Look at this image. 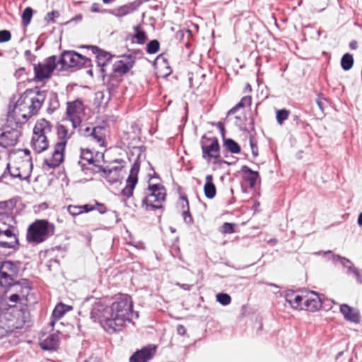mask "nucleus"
I'll return each mask as SVG.
<instances>
[{"label":"nucleus","instance_id":"nucleus-1","mask_svg":"<svg viewBox=\"0 0 362 362\" xmlns=\"http://www.w3.org/2000/svg\"><path fill=\"white\" fill-rule=\"evenodd\" d=\"M90 318L98 322L105 332L113 334L122 330L127 321L139 318L138 311L133 310V301L128 294L118 293L111 303L105 298L97 300L92 305Z\"/></svg>","mask_w":362,"mask_h":362},{"label":"nucleus","instance_id":"nucleus-2","mask_svg":"<svg viewBox=\"0 0 362 362\" xmlns=\"http://www.w3.org/2000/svg\"><path fill=\"white\" fill-rule=\"evenodd\" d=\"M30 321L27 308L18 309L10 305L5 300H0V339L11 334L16 329H22Z\"/></svg>","mask_w":362,"mask_h":362},{"label":"nucleus","instance_id":"nucleus-3","mask_svg":"<svg viewBox=\"0 0 362 362\" xmlns=\"http://www.w3.org/2000/svg\"><path fill=\"white\" fill-rule=\"evenodd\" d=\"M55 226L47 219H37L27 229L26 240L29 243L40 244L54 235Z\"/></svg>","mask_w":362,"mask_h":362},{"label":"nucleus","instance_id":"nucleus-4","mask_svg":"<svg viewBox=\"0 0 362 362\" xmlns=\"http://www.w3.org/2000/svg\"><path fill=\"white\" fill-rule=\"evenodd\" d=\"M56 129L59 141L57 142L54 145L52 158H45L43 161V165L52 169L57 168L64 162L66 146L70 138V136H68V130L64 125L58 124L56 127Z\"/></svg>","mask_w":362,"mask_h":362},{"label":"nucleus","instance_id":"nucleus-5","mask_svg":"<svg viewBox=\"0 0 362 362\" xmlns=\"http://www.w3.org/2000/svg\"><path fill=\"white\" fill-rule=\"evenodd\" d=\"M145 197L142 199V207L146 211H155L163 208L162 202L166 198V189L160 184H148L145 189Z\"/></svg>","mask_w":362,"mask_h":362},{"label":"nucleus","instance_id":"nucleus-6","mask_svg":"<svg viewBox=\"0 0 362 362\" xmlns=\"http://www.w3.org/2000/svg\"><path fill=\"white\" fill-rule=\"evenodd\" d=\"M57 62L61 65L59 71L67 70L70 68L81 69L83 67L93 66L92 61L90 58L74 50L63 51L59 58H57Z\"/></svg>","mask_w":362,"mask_h":362},{"label":"nucleus","instance_id":"nucleus-7","mask_svg":"<svg viewBox=\"0 0 362 362\" xmlns=\"http://www.w3.org/2000/svg\"><path fill=\"white\" fill-rule=\"evenodd\" d=\"M22 262L4 260L0 262V286H11L18 276Z\"/></svg>","mask_w":362,"mask_h":362},{"label":"nucleus","instance_id":"nucleus-8","mask_svg":"<svg viewBox=\"0 0 362 362\" xmlns=\"http://www.w3.org/2000/svg\"><path fill=\"white\" fill-rule=\"evenodd\" d=\"M57 65L55 55L47 57L44 62L33 64L34 78L31 81L41 82L50 78Z\"/></svg>","mask_w":362,"mask_h":362},{"label":"nucleus","instance_id":"nucleus-9","mask_svg":"<svg viewBox=\"0 0 362 362\" xmlns=\"http://www.w3.org/2000/svg\"><path fill=\"white\" fill-rule=\"evenodd\" d=\"M202 158L207 162L211 158L218 159L221 157V147L216 137H207L203 135L200 141Z\"/></svg>","mask_w":362,"mask_h":362},{"label":"nucleus","instance_id":"nucleus-10","mask_svg":"<svg viewBox=\"0 0 362 362\" xmlns=\"http://www.w3.org/2000/svg\"><path fill=\"white\" fill-rule=\"evenodd\" d=\"M16 227L6 228L0 226V247L4 249H11L12 251L4 256H9L15 253L19 249V240L15 233Z\"/></svg>","mask_w":362,"mask_h":362},{"label":"nucleus","instance_id":"nucleus-11","mask_svg":"<svg viewBox=\"0 0 362 362\" xmlns=\"http://www.w3.org/2000/svg\"><path fill=\"white\" fill-rule=\"evenodd\" d=\"M140 165V155H139L131 168L129 175L126 180V186L122 189L121 194L124 197L129 198L133 195L134 189L138 182Z\"/></svg>","mask_w":362,"mask_h":362},{"label":"nucleus","instance_id":"nucleus-12","mask_svg":"<svg viewBox=\"0 0 362 362\" xmlns=\"http://www.w3.org/2000/svg\"><path fill=\"white\" fill-rule=\"evenodd\" d=\"M90 48L92 52L96 55L97 66L100 67V73L103 80H104L106 76L105 67L111 62L115 55L99 47H90Z\"/></svg>","mask_w":362,"mask_h":362},{"label":"nucleus","instance_id":"nucleus-13","mask_svg":"<svg viewBox=\"0 0 362 362\" xmlns=\"http://www.w3.org/2000/svg\"><path fill=\"white\" fill-rule=\"evenodd\" d=\"M156 346L148 344L141 349H137L129 358V362H148L156 353Z\"/></svg>","mask_w":362,"mask_h":362},{"label":"nucleus","instance_id":"nucleus-14","mask_svg":"<svg viewBox=\"0 0 362 362\" xmlns=\"http://www.w3.org/2000/svg\"><path fill=\"white\" fill-rule=\"evenodd\" d=\"M120 60L116 61L113 64V72L123 76L127 74L134 66L136 57L133 54H123Z\"/></svg>","mask_w":362,"mask_h":362},{"label":"nucleus","instance_id":"nucleus-15","mask_svg":"<svg viewBox=\"0 0 362 362\" xmlns=\"http://www.w3.org/2000/svg\"><path fill=\"white\" fill-rule=\"evenodd\" d=\"M21 135V129H0V146L3 148L14 146Z\"/></svg>","mask_w":362,"mask_h":362},{"label":"nucleus","instance_id":"nucleus-16","mask_svg":"<svg viewBox=\"0 0 362 362\" xmlns=\"http://www.w3.org/2000/svg\"><path fill=\"white\" fill-rule=\"evenodd\" d=\"M32 90H34L33 94L35 96L30 98L31 104L29 106V113L30 115H35L38 113L46 99L47 90H41L38 86H35Z\"/></svg>","mask_w":362,"mask_h":362},{"label":"nucleus","instance_id":"nucleus-17","mask_svg":"<svg viewBox=\"0 0 362 362\" xmlns=\"http://www.w3.org/2000/svg\"><path fill=\"white\" fill-rule=\"evenodd\" d=\"M140 6L141 2L133 1L114 9H105L103 11H102V13H108L117 18H122L136 11Z\"/></svg>","mask_w":362,"mask_h":362},{"label":"nucleus","instance_id":"nucleus-18","mask_svg":"<svg viewBox=\"0 0 362 362\" xmlns=\"http://www.w3.org/2000/svg\"><path fill=\"white\" fill-rule=\"evenodd\" d=\"M339 310L346 320L356 324L360 322V313L353 307L344 303L340 305Z\"/></svg>","mask_w":362,"mask_h":362},{"label":"nucleus","instance_id":"nucleus-19","mask_svg":"<svg viewBox=\"0 0 362 362\" xmlns=\"http://www.w3.org/2000/svg\"><path fill=\"white\" fill-rule=\"evenodd\" d=\"M243 180L248 182L250 188L255 187L257 180L260 179L258 171L252 170L247 165H243L240 168Z\"/></svg>","mask_w":362,"mask_h":362},{"label":"nucleus","instance_id":"nucleus-20","mask_svg":"<svg viewBox=\"0 0 362 362\" xmlns=\"http://www.w3.org/2000/svg\"><path fill=\"white\" fill-rule=\"evenodd\" d=\"M303 305V309L310 312H315L322 307V300L315 291H311V296H308L304 299Z\"/></svg>","mask_w":362,"mask_h":362},{"label":"nucleus","instance_id":"nucleus-21","mask_svg":"<svg viewBox=\"0 0 362 362\" xmlns=\"http://www.w3.org/2000/svg\"><path fill=\"white\" fill-rule=\"evenodd\" d=\"M31 146L37 153H40L46 151L49 147V141L46 135H34L32 137Z\"/></svg>","mask_w":362,"mask_h":362},{"label":"nucleus","instance_id":"nucleus-22","mask_svg":"<svg viewBox=\"0 0 362 362\" xmlns=\"http://www.w3.org/2000/svg\"><path fill=\"white\" fill-rule=\"evenodd\" d=\"M304 298H305L302 296L296 294V292L292 290L288 291L285 294L286 301L288 303L293 309H303V300Z\"/></svg>","mask_w":362,"mask_h":362},{"label":"nucleus","instance_id":"nucleus-23","mask_svg":"<svg viewBox=\"0 0 362 362\" xmlns=\"http://www.w3.org/2000/svg\"><path fill=\"white\" fill-rule=\"evenodd\" d=\"M59 339L58 335L55 333H52L45 339L42 340L40 344L42 350L51 351L57 349L59 346Z\"/></svg>","mask_w":362,"mask_h":362},{"label":"nucleus","instance_id":"nucleus-24","mask_svg":"<svg viewBox=\"0 0 362 362\" xmlns=\"http://www.w3.org/2000/svg\"><path fill=\"white\" fill-rule=\"evenodd\" d=\"M52 125L45 118L40 119L35 123L33 128V134L43 136L47 133L51 132Z\"/></svg>","mask_w":362,"mask_h":362},{"label":"nucleus","instance_id":"nucleus-25","mask_svg":"<svg viewBox=\"0 0 362 362\" xmlns=\"http://www.w3.org/2000/svg\"><path fill=\"white\" fill-rule=\"evenodd\" d=\"M22 123L16 118L15 108L8 110L5 124L1 129H21Z\"/></svg>","mask_w":362,"mask_h":362},{"label":"nucleus","instance_id":"nucleus-26","mask_svg":"<svg viewBox=\"0 0 362 362\" xmlns=\"http://www.w3.org/2000/svg\"><path fill=\"white\" fill-rule=\"evenodd\" d=\"M81 160L78 161V165L81 167L82 171H85L86 170H89L88 168L86 167V163L82 162V160H86L88 164L93 165L96 160L93 158V153L91 150L88 148H80Z\"/></svg>","mask_w":362,"mask_h":362},{"label":"nucleus","instance_id":"nucleus-27","mask_svg":"<svg viewBox=\"0 0 362 362\" xmlns=\"http://www.w3.org/2000/svg\"><path fill=\"white\" fill-rule=\"evenodd\" d=\"M8 288H21L20 292V298H25L27 300V297L31 290V286L30 285V281L28 279H21L19 281H16L12 284L11 286H8Z\"/></svg>","mask_w":362,"mask_h":362},{"label":"nucleus","instance_id":"nucleus-28","mask_svg":"<svg viewBox=\"0 0 362 362\" xmlns=\"http://www.w3.org/2000/svg\"><path fill=\"white\" fill-rule=\"evenodd\" d=\"M325 255H329L328 259L332 260V263L334 264H340L344 268L348 270L349 267L354 265L353 262L345 257H342L339 255H336L332 252L331 250H327L325 252Z\"/></svg>","mask_w":362,"mask_h":362},{"label":"nucleus","instance_id":"nucleus-29","mask_svg":"<svg viewBox=\"0 0 362 362\" xmlns=\"http://www.w3.org/2000/svg\"><path fill=\"white\" fill-rule=\"evenodd\" d=\"M72 310V306L65 305L62 303H58L52 311V317L53 320L50 322V325L54 326L55 320L62 318L65 313Z\"/></svg>","mask_w":362,"mask_h":362},{"label":"nucleus","instance_id":"nucleus-30","mask_svg":"<svg viewBox=\"0 0 362 362\" xmlns=\"http://www.w3.org/2000/svg\"><path fill=\"white\" fill-rule=\"evenodd\" d=\"M204 195L207 199H211L216 194V188L213 182V175H207L206 176V182L204 186Z\"/></svg>","mask_w":362,"mask_h":362},{"label":"nucleus","instance_id":"nucleus-31","mask_svg":"<svg viewBox=\"0 0 362 362\" xmlns=\"http://www.w3.org/2000/svg\"><path fill=\"white\" fill-rule=\"evenodd\" d=\"M180 199L182 201V208L184 209L182 211L183 220L186 224L190 226L194 223V219L189 211L188 199L186 195H182Z\"/></svg>","mask_w":362,"mask_h":362},{"label":"nucleus","instance_id":"nucleus-32","mask_svg":"<svg viewBox=\"0 0 362 362\" xmlns=\"http://www.w3.org/2000/svg\"><path fill=\"white\" fill-rule=\"evenodd\" d=\"M223 148L226 149V153L234 154L240 153L241 151V148L238 143L230 138L223 139Z\"/></svg>","mask_w":362,"mask_h":362},{"label":"nucleus","instance_id":"nucleus-33","mask_svg":"<svg viewBox=\"0 0 362 362\" xmlns=\"http://www.w3.org/2000/svg\"><path fill=\"white\" fill-rule=\"evenodd\" d=\"M16 220L15 217L11 213L7 211H0V226L4 228L15 227Z\"/></svg>","mask_w":362,"mask_h":362},{"label":"nucleus","instance_id":"nucleus-34","mask_svg":"<svg viewBox=\"0 0 362 362\" xmlns=\"http://www.w3.org/2000/svg\"><path fill=\"white\" fill-rule=\"evenodd\" d=\"M59 107V101L58 98V95L54 91H51L49 95L48 99V107L47 109V112L48 114H52Z\"/></svg>","mask_w":362,"mask_h":362},{"label":"nucleus","instance_id":"nucleus-35","mask_svg":"<svg viewBox=\"0 0 362 362\" xmlns=\"http://www.w3.org/2000/svg\"><path fill=\"white\" fill-rule=\"evenodd\" d=\"M83 106V101L78 98L71 102L66 103V114L68 117L74 116L77 110Z\"/></svg>","mask_w":362,"mask_h":362},{"label":"nucleus","instance_id":"nucleus-36","mask_svg":"<svg viewBox=\"0 0 362 362\" xmlns=\"http://www.w3.org/2000/svg\"><path fill=\"white\" fill-rule=\"evenodd\" d=\"M354 57L350 53L344 54L341 59V66L343 70L349 71L354 65Z\"/></svg>","mask_w":362,"mask_h":362},{"label":"nucleus","instance_id":"nucleus-37","mask_svg":"<svg viewBox=\"0 0 362 362\" xmlns=\"http://www.w3.org/2000/svg\"><path fill=\"white\" fill-rule=\"evenodd\" d=\"M106 175H103V177L106 180L107 182L110 185H114L117 182L122 183V180L123 179L122 175L120 173L113 172L109 170Z\"/></svg>","mask_w":362,"mask_h":362},{"label":"nucleus","instance_id":"nucleus-38","mask_svg":"<svg viewBox=\"0 0 362 362\" xmlns=\"http://www.w3.org/2000/svg\"><path fill=\"white\" fill-rule=\"evenodd\" d=\"M160 45L158 40H151L146 44V51L148 54H156L160 49Z\"/></svg>","mask_w":362,"mask_h":362},{"label":"nucleus","instance_id":"nucleus-39","mask_svg":"<svg viewBox=\"0 0 362 362\" xmlns=\"http://www.w3.org/2000/svg\"><path fill=\"white\" fill-rule=\"evenodd\" d=\"M34 10L31 7H26L21 15L22 23L23 25L27 26L30 24Z\"/></svg>","mask_w":362,"mask_h":362},{"label":"nucleus","instance_id":"nucleus-40","mask_svg":"<svg viewBox=\"0 0 362 362\" xmlns=\"http://www.w3.org/2000/svg\"><path fill=\"white\" fill-rule=\"evenodd\" d=\"M346 274L348 276L352 275L358 284H362V274L360 273L359 269L354 265L349 267L348 270L346 271Z\"/></svg>","mask_w":362,"mask_h":362},{"label":"nucleus","instance_id":"nucleus-41","mask_svg":"<svg viewBox=\"0 0 362 362\" xmlns=\"http://www.w3.org/2000/svg\"><path fill=\"white\" fill-rule=\"evenodd\" d=\"M131 36L132 42H136L139 45H144L148 38L147 35L144 30L135 33L134 35H132Z\"/></svg>","mask_w":362,"mask_h":362},{"label":"nucleus","instance_id":"nucleus-42","mask_svg":"<svg viewBox=\"0 0 362 362\" xmlns=\"http://www.w3.org/2000/svg\"><path fill=\"white\" fill-rule=\"evenodd\" d=\"M17 200L15 198L6 201H0V210L11 211L16 206Z\"/></svg>","mask_w":362,"mask_h":362},{"label":"nucleus","instance_id":"nucleus-43","mask_svg":"<svg viewBox=\"0 0 362 362\" xmlns=\"http://www.w3.org/2000/svg\"><path fill=\"white\" fill-rule=\"evenodd\" d=\"M103 127L99 126L93 127L91 130L90 136H92L95 141H97V142L99 143L100 146H104V137L101 134H99L98 132V131H101Z\"/></svg>","mask_w":362,"mask_h":362},{"label":"nucleus","instance_id":"nucleus-44","mask_svg":"<svg viewBox=\"0 0 362 362\" xmlns=\"http://www.w3.org/2000/svg\"><path fill=\"white\" fill-rule=\"evenodd\" d=\"M11 180L18 178L20 180H27L30 177V173L26 176H23L19 167H12L11 165Z\"/></svg>","mask_w":362,"mask_h":362},{"label":"nucleus","instance_id":"nucleus-45","mask_svg":"<svg viewBox=\"0 0 362 362\" xmlns=\"http://www.w3.org/2000/svg\"><path fill=\"white\" fill-rule=\"evenodd\" d=\"M34 93V90L32 88H27L19 97L16 104L14 105L13 108H16L17 106H21L25 102L27 98H28L30 95Z\"/></svg>","mask_w":362,"mask_h":362},{"label":"nucleus","instance_id":"nucleus-46","mask_svg":"<svg viewBox=\"0 0 362 362\" xmlns=\"http://www.w3.org/2000/svg\"><path fill=\"white\" fill-rule=\"evenodd\" d=\"M216 298V301L223 306L229 305L231 302V297L226 293H219Z\"/></svg>","mask_w":362,"mask_h":362},{"label":"nucleus","instance_id":"nucleus-47","mask_svg":"<svg viewBox=\"0 0 362 362\" xmlns=\"http://www.w3.org/2000/svg\"><path fill=\"white\" fill-rule=\"evenodd\" d=\"M289 111L286 109H281L276 111V119L279 124H282L283 122L286 120L289 115Z\"/></svg>","mask_w":362,"mask_h":362},{"label":"nucleus","instance_id":"nucleus-48","mask_svg":"<svg viewBox=\"0 0 362 362\" xmlns=\"http://www.w3.org/2000/svg\"><path fill=\"white\" fill-rule=\"evenodd\" d=\"M160 62H162L163 63V64L166 66V68H168L170 70L169 72L165 74V76L169 75L172 72V70L170 69V67L169 66L168 59L165 57L164 54H163V53L160 54L159 55H158L156 57V58L153 61V64L155 66L158 63H160Z\"/></svg>","mask_w":362,"mask_h":362},{"label":"nucleus","instance_id":"nucleus-49","mask_svg":"<svg viewBox=\"0 0 362 362\" xmlns=\"http://www.w3.org/2000/svg\"><path fill=\"white\" fill-rule=\"evenodd\" d=\"M235 224L233 223H224L221 226V232L223 233H233L235 232Z\"/></svg>","mask_w":362,"mask_h":362},{"label":"nucleus","instance_id":"nucleus-50","mask_svg":"<svg viewBox=\"0 0 362 362\" xmlns=\"http://www.w3.org/2000/svg\"><path fill=\"white\" fill-rule=\"evenodd\" d=\"M112 163H119V164H120V165L109 168V170L112 171L111 173L115 172V173H118L121 174V172L124 168V165H122V163H124V160L123 159H115V160H112Z\"/></svg>","mask_w":362,"mask_h":362},{"label":"nucleus","instance_id":"nucleus-51","mask_svg":"<svg viewBox=\"0 0 362 362\" xmlns=\"http://www.w3.org/2000/svg\"><path fill=\"white\" fill-rule=\"evenodd\" d=\"M252 103V97L250 95L243 96L241 100L236 104L237 107L242 108L245 106H250Z\"/></svg>","mask_w":362,"mask_h":362},{"label":"nucleus","instance_id":"nucleus-52","mask_svg":"<svg viewBox=\"0 0 362 362\" xmlns=\"http://www.w3.org/2000/svg\"><path fill=\"white\" fill-rule=\"evenodd\" d=\"M59 16V13L58 11H52L51 12H49L47 13V15L45 16V21L47 22V23H55V18H58Z\"/></svg>","mask_w":362,"mask_h":362},{"label":"nucleus","instance_id":"nucleus-53","mask_svg":"<svg viewBox=\"0 0 362 362\" xmlns=\"http://www.w3.org/2000/svg\"><path fill=\"white\" fill-rule=\"evenodd\" d=\"M11 38V33L8 30H0V43L8 42Z\"/></svg>","mask_w":362,"mask_h":362},{"label":"nucleus","instance_id":"nucleus-54","mask_svg":"<svg viewBox=\"0 0 362 362\" xmlns=\"http://www.w3.org/2000/svg\"><path fill=\"white\" fill-rule=\"evenodd\" d=\"M67 211L72 216H76L82 214L80 206L69 205L67 208Z\"/></svg>","mask_w":362,"mask_h":362},{"label":"nucleus","instance_id":"nucleus-55","mask_svg":"<svg viewBox=\"0 0 362 362\" xmlns=\"http://www.w3.org/2000/svg\"><path fill=\"white\" fill-rule=\"evenodd\" d=\"M4 300L7 301L8 305H15L16 307V303H17L21 300L20 294L18 293H13L9 296L8 300Z\"/></svg>","mask_w":362,"mask_h":362},{"label":"nucleus","instance_id":"nucleus-56","mask_svg":"<svg viewBox=\"0 0 362 362\" xmlns=\"http://www.w3.org/2000/svg\"><path fill=\"white\" fill-rule=\"evenodd\" d=\"M250 146L252 150V153L254 157H257L258 156V147L256 142H255V139L253 136H250Z\"/></svg>","mask_w":362,"mask_h":362},{"label":"nucleus","instance_id":"nucleus-57","mask_svg":"<svg viewBox=\"0 0 362 362\" xmlns=\"http://www.w3.org/2000/svg\"><path fill=\"white\" fill-rule=\"evenodd\" d=\"M187 35V38L192 36V31L189 29L186 30H180L176 34V37L179 39L180 41L184 40L185 35Z\"/></svg>","mask_w":362,"mask_h":362},{"label":"nucleus","instance_id":"nucleus-58","mask_svg":"<svg viewBox=\"0 0 362 362\" xmlns=\"http://www.w3.org/2000/svg\"><path fill=\"white\" fill-rule=\"evenodd\" d=\"M24 56L25 59L33 64H34L33 62L36 60L37 58V57L35 54H32L30 50H25L24 52Z\"/></svg>","mask_w":362,"mask_h":362},{"label":"nucleus","instance_id":"nucleus-59","mask_svg":"<svg viewBox=\"0 0 362 362\" xmlns=\"http://www.w3.org/2000/svg\"><path fill=\"white\" fill-rule=\"evenodd\" d=\"M112 78V76H110V78ZM118 88V82H116V83H113L112 81V79L107 81V89L110 93L112 91H115Z\"/></svg>","mask_w":362,"mask_h":362},{"label":"nucleus","instance_id":"nucleus-60","mask_svg":"<svg viewBox=\"0 0 362 362\" xmlns=\"http://www.w3.org/2000/svg\"><path fill=\"white\" fill-rule=\"evenodd\" d=\"M216 160L213 162V164L214 165H218L219 167H221V165L222 164H226L227 165H235L236 163V161L238 159H236L233 163H230L228 160H223V159H220L218 158V159H215Z\"/></svg>","mask_w":362,"mask_h":362},{"label":"nucleus","instance_id":"nucleus-61","mask_svg":"<svg viewBox=\"0 0 362 362\" xmlns=\"http://www.w3.org/2000/svg\"><path fill=\"white\" fill-rule=\"evenodd\" d=\"M80 208L81 211H82V214L88 213L95 209V206L88 204L81 205Z\"/></svg>","mask_w":362,"mask_h":362},{"label":"nucleus","instance_id":"nucleus-62","mask_svg":"<svg viewBox=\"0 0 362 362\" xmlns=\"http://www.w3.org/2000/svg\"><path fill=\"white\" fill-rule=\"evenodd\" d=\"M93 128H90V127H86L85 128H81L78 129L79 134L81 136H83L85 137H88L90 136V132Z\"/></svg>","mask_w":362,"mask_h":362},{"label":"nucleus","instance_id":"nucleus-63","mask_svg":"<svg viewBox=\"0 0 362 362\" xmlns=\"http://www.w3.org/2000/svg\"><path fill=\"white\" fill-rule=\"evenodd\" d=\"M69 121L72 124L73 128L76 129L81 122V119L79 117L75 118L74 116L69 117Z\"/></svg>","mask_w":362,"mask_h":362},{"label":"nucleus","instance_id":"nucleus-64","mask_svg":"<svg viewBox=\"0 0 362 362\" xmlns=\"http://www.w3.org/2000/svg\"><path fill=\"white\" fill-rule=\"evenodd\" d=\"M11 164L9 163H7L6 167L1 174L3 177H4L6 180L9 177L11 179Z\"/></svg>","mask_w":362,"mask_h":362}]
</instances>
